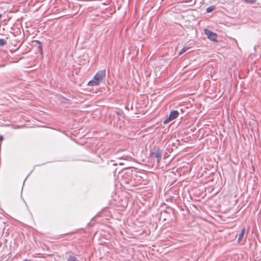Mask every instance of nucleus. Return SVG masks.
I'll return each mask as SVG.
<instances>
[{"instance_id":"obj_9","label":"nucleus","mask_w":261,"mask_h":261,"mask_svg":"<svg viewBox=\"0 0 261 261\" xmlns=\"http://www.w3.org/2000/svg\"><path fill=\"white\" fill-rule=\"evenodd\" d=\"M6 44V41L4 39H0V46H3Z\"/></svg>"},{"instance_id":"obj_4","label":"nucleus","mask_w":261,"mask_h":261,"mask_svg":"<svg viewBox=\"0 0 261 261\" xmlns=\"http://www.w3.org/2000/svg\"><path fill=\"white\" fill-rule=\"evenodd\" d=\"M150 156H154L156 158V161L159 164L161 159V151L160 149H157L154 152H151L150 153Z\"/></svg>"},{"instance_id":"obj_12","label":"nucleus","mask_w":261,"mask_h":261,"mask_svg":"<svg viewBox=\"0 0 261 261\" xmlns=\"http://www.w3.org/2000/svg\"><path fill=\"white\" fill-rule=\"evenodd\" d=\"M36 42H37L38 43H40V42L39 41H38V40H36L35 41Z\"/></svg>"},{"instance_id":"obj_2","label":"nucleus","mask_w":261,"mask_h":261,"mask_svg":"<svg viewBox=\"0 0 261 261\" xmlns=\"http://www.w3.org/2000/svg\"><path fill=\"white\" fill-rule=\"evenodd\" d=\"M179 115V113L177 111L174 110L172 111L167 119L164 120V124H167L170 121H172L176 118Z\"/></svg>"},{"instance_id":"obj_7","label":"nucleus","mask_w":261,"mask_h":261,"mask_svg":"<svg viewBox=\"0 0 261 261\" xmlns=\"http://www.w3.org/2000/svg\"><path fill=\"white\" fill-rule=\"evenodd\" d=\"M67 261H79V260L75 256L71 255L68 258Z\"/></svg>"},{"instance_id":"obj_11","label":"nucleus","mask_w":261,"mask_h":261,"mask_svg":"<svg viewBox=\"0 0 261 261\" xmlns=\"http://www.w3.org/2000/svg\"><path fill=\"white\" fill-rule=\"evenodd\" d=\"M3 139V136L0 135V141H2Z\"/></svg>"},{"instance_id":"obj_13","label":"nucleus","mask_w":261,"mask_h":261,"mask_svg":"<svg viewBox=\"0 0 261 261\" xmlns=\"http://www.w3.org/2000/svg\"><path fill=\"white\" fill-rule=\"evenodd\" d=\"M2 15L1 14H0V18H1Z\"/></svg>"},{"instance_id":"obj_1","label":"nucleus","mask_w":261,"mask_h":261,"mask_svg":"<svg viewBox=\"0 0 261 261\" xmlns=\"http://www.w3.org/2000/svg\"><path fill=\"white\" fill-rule=\"evenodd\" d=\"M106 76V69L98 71L94 75L93 79L88 83V85L90 86H96L99 85Z\"/></svg>"},{"instance_id":"obj_6","label":"nucleus","mask_w":261,"mask_h":261,"mask_svg":"<svg viewBox=\"0 0 261 261\" xmlns=\"http://www.w3.org/2000/svg\"><path fill=\"white\" fill-rule=\"evenodd\" d=\"M189 48H190V47L185 46L180 50V51L178 53V55H180L184 53L188 50Z\"/></svg>"},{"instance_id":"obj_10","label":"nucleus","mask_w":261,"mask_h":261,"mask_svg":"<svg viewBox=\"0 0 261 261\" xmlns=\"http://www.w3.org/2000/svg\"><path fill=\"white\" fill-rule=\"evenodd\" d=\"M245 1L250 4H253L256 2V0H245Z\"/></svg>"},{"instance_id":"obj_5","label":"nucleus","mask_w":261,"mask_h":261,"mask_svg":"<svg viewBox=\"0 0 261 261\" xmlns=\"http://www.w3.org/2000/svg\"><path fill=\"white\" fill-rule=\"evenodd\" d=\"M245 231V227H244L242 228L241 232L239 233V238H238V242H240L242 240V239L243 238V237L244 236Z\"/></svg>"},{"instance_id":"obj_3","label":"nucleus","mask_w":261,"mask_h":261,"mask_svg":"<svg viewBox=\"0 0 261 261\" xmlns=\"http://www.w3.org/2000/svg\"><path fill=\"white\" fill-rule=\"evenodd\" d=\"M204 33L210 40L213 41H217V35L216 33L211 32L208 29L204 30Z\"/></svg>"},{"instance_id":"obj_8","label":"nucleus","mask_w":261,"mask_h":261,"mask_svg":"<svg viewBox=\"0 0 261 261\" xmlns=\"http://www.w3.org/2000/svg\"><path fill=\"white\" fill-rule=\"evenodd\" d=\"M215 9V7L214 6H211L210 7H208L206 9V12L207 13H210L211 12V11H212L214 9Z\"/></svg>"}]
</instances>
